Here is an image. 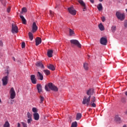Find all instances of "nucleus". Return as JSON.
Listing matches in <instances>:
<instances>
[{
	"label": "nucleus",
	"mask_w": 127,
	"mask_h": 127,
	"mask_svg": "<svg viewBox=\"0 0 127 127\" xmlns=\"http://www.w3.org/2000/svg\"><path fill=\"white\" fill-rule=\"evenodd\" d=\"M32 121V119H28L27 120V124H31V122Z\"/></svg>",
	"instance_id": "c03bdc74"
},
{
	"label": "nucleus",
	"mask_w": 127,
	"mask_h": 127,
	"mask_svg": "<svg viewBox=\"0 0 127 127\" xmlns=\"http://www.w3.org/2000/svg\"><path fill=\"white\" fill-rule=\"evenodd\" d=\"M37 29H38V27L36 25V23L34 22L33 23V25H32V32H33V33H34V32H36Z\"/></svg>",
	"instance_id": "ddd939ff"
},
{
	"label": "nucleus",
	"mask_w": 127,
	"mask_h": 127,
	"mask_svg": "<svg viewBox=\"0 0 127 127\" xmlns=\"http://www.w3.org/2000/svg\"><path fill=\"white\" fill-rule=\"evenodd\" d=\"M82 118V114L81 113H77L76 114V121H79Z\"/></svg>",
	"instance_id": "5701e85b"
},
{
	"label": "nucleus",
	"mask_w": 127,
	"mask_h": 127,
	"mask_svg": "<svg viewBox=\"0 0 127 127\" xmlns=\"http://www.w3.org/2000/svg\"><path fill=\"white\" fill-rule=\"evenodd\" d=\"M21 47L22 48H25V43L24 42L22 43Z\"/></svg>",
	"instance_id": "4c0bfd02"
},
{
	"label": "nucleus",
	"mask_w": 127,
	"mask_h": 127,
	"mask_svg": "<svg viewBox=\"0 0 127 127\" xmlns=\"http://www.w3.org/2000/svg\"><path fill=\"white\" fill-rule=\"evenodd\" d=\"M90 101H91V96H88V98L84 96L83 99L82 104L83 105H86L88 107V106H90Z\"/></svg>",
	"instance_id": "7ed1b4c3"
},
{
	"label": "nucleus",
	"mask_w": 127,
	"mask_h": 127,
	"mask_svg": "<svg viewBox=\"0 0 127 127\" xmlns=\"http://www.w3.org/2000/svg\"><path fill=\"white\" fill-rule=\"evenodd\" d=\"M43 72L45 73V74H46V75H47V76H48V75H50V71H49V70L48 69H44L43 70Z\"/></svg>",
	"instance_id": "cd10ccee"
},
{
	"label": "nucleus",
	"mask_w": 127,
	"mask_h": 127,
	"mask_svg": "<svg viewBox=\"0 0 127 127\" xmlns=\"http://www.w3.org/2000/svg\"><path fill=\"white\" fill-rule=\"evenodd\" d=\"M33 116L35 121H38L39 120V114L38 113H34Z\"/></svg>",
	"instance_id": "aec40b11"
},
{
	"label": "nucleus",
	"mask_w": 127,
	"mask_h": 127,
	"mask_svg": "<svg viewBox=\"0 0 127 127\" xmlns=\"http://www.w3.org/2000/svg\"><path fill=\"white\" fill-rule=\"evenodd\" d=\"M0 103H1V100L0 98Z\"/></svg>",
	"instance_id": "864d4df0"
},
{
	"label": "nucleus",
	"mask_w": 127,
	"mask_h": 127,
	"mask_svg": "<svg viewBox=\"0 0 127 127\" xmlns=\"http://www.w3.org/2000/svg\"><path fill=\"white\" fill-rule=\"evenodd\" d=\"M37 89L39 93L42 92V85H41V84L39 83L37 84Z\"/></svg>",
	"instance_id": "2eb2a0df"
},
{
	"label": "nucleus",
	"mask_w": 127,
	"mask_h": 127,
	"mask_svg": "<svg viewBox=\"0 0 127 127\" xmlns=\"http://www.w3.org/2000/svg\"><path fill=\"white\" fill-rule=\"evenodd\" d=\"M96 102V97L92 96L90 99V103H95Z\"/></svg>",
	"instance_id": "473e14b6"
},
{
	"label": "nucleus",
	"mask_w": 127,
	"mask_h": 127,
	"mask_svg": "<svg viewBox=\"0 0 127 127\" xmlns=\"http://www.w3.org/2000/svg\"><path fill=\"white\" fill-rule=\"evenodd\" d=\"M11 32L13 33H17L18 32V28L17 26L13 24H12Z\"/></svg>",
	"instance_id": "1a4fd4ad"
},
{
	"label": "nucleus",
	"mask_w": 127,
	"mask_h": 127,
	"mask_svg": "<svg viewBox=\"0 0 127 127\" xmlns=\"http://www.w3.org/2000/svg\"><path fill=\"white\" fill-rule=\"evenodd\" d=\"M36 65L37 67H40L41 68H42V69H44V65L42 63L40 62H38L36 63Z\"/></svg>",
	"instance_id": "dca6fc26"
},
{
	"label": "nucleus",
	"mask_w": 127,
	"mask_h": 127,
	"mask_svg": "<svg viewBox=\"0 0 127 127\" xmlns=\"http://www.w3.org/2000/svg\"><path fill=\"white\" fill-rule=\"evenodd\" d=\"M10 99L12 100L15 98L16 94L15 91H14V88L12 87L10 90Z\"/></svg>",
	"instance_id": "0eeeda50"
},
{
	"label": "nucleus",
	"mask_w": 127,
	"mask_h": 127,
	"mask_svg": "<svg viewBox=\"0 0 127 127\" xmlns=\"http://www.w3.org/2000/svg\"><path fill=\"white\" fill-rule=\"evenodd\" d=\"M103 0H99V1L100 2H102V1H103Z\"/></svg>",
	"instance_id": "3c124183"
},
{
	"label": "nucleus",
	"mask_w": 127,
	"mask_h": 127,
	"mask_svg": "<svg viewBox=\"0 0 127 127\" xmlns=\"http://www.w3.org/2000/svg\"><path fill=\"white\" fill-rule=\"evenodd\" d=\"M77 1L78 2H79V3H80L81 6H82L83 8V11H85L87 8H86V4L85 3V2H84V1H83V0H78Z\"/></svg>",
	"instance_id": "9d476101"
},
{
	"label": "nucleus",
	"mask_w": 127,
	"mask_h": 127,
	"mask_svg": "<svg viewBox=\"0 0 127 127\" xmlns=\"http://www.w3.org/2000/svg\"><path fill=\"white\" fill-rule=\"evenodd\" d=\"M97 8L99 11H101L102 9H103V5H102V3L99 4L98 6H97Z\"/></svg>",
	"instance_id": "2f4dec72"
},
{
	"label": "nucleus",
	"mask_w": 127,
	"mask_h": 127,
	"mask_svg": "<svg viewBox=\"0 0 127 127\" xmlns=\"http://www.w3.org/2000/svg\"><path fill=\"white\" fill-rule=\"evenodd\" d=\"M115 121L116 123H118L119 124H120L121 122V118L119 116L117 115L115 117Z\"/></svg>",
	"instance_id": "4be33fe9"
},
{
	"label": "nucleus",
	"mask_w": 127,
	"mask_h": 127,
	"mask_svg": "<svg viewBox=\"0 0 127 127\" xmlns=\"http://www.w3.org/2000/svg\"><path fill=\"white\" fill-rule=\"evenodd\" d=\"M124 25L125 27H127V22H126Z\"/></svg>",
	"instance_id": "09e8293b"
},
{
	"label": "nucleus",
	"mask_w": 127,
	"mask_h": 127,
	"mask_svg": "<svg viewBox=\"0 0 127 127\" xmlns=\"http://www.w3.org/2000/svg\"><path fill=\"white\" fill-rule=\"evenodd\" d=\"M23 127H27V124H26L24 122H22L21 123Z\"/></svg>",
	"instance_id": "58836bf2"
},
{
	"label": "nucleus",
	"mask_w": 127,
	"mask_h": 127,
	"mask_svg": "<svg viewBox=\"0 0 127 127\" xmlns=\"http://www.w3.org/2000/svg\"><path fill=\"white\" fill-rule=\"evenodd\" d=\"M88 65L89 64H88V63H87L83 64V67L85 70H88V69H89Z\"/></svg>",
	"instance_id": "bb28decb"
},
{
	"label": "nucleus",
	"mask_w": 127,
	"mask_h": 127,
	"mask_svg": "<svg viewBox=\"0 0 127 127\" xmlns=\"http://www.w3.org/2000/svg\"><path fill=\"white\" fill-rule=\"evenodd\" d=\"M70 43H71V44H74V45H76V46L78 47V48H81V47H82L81 44H80L79 41L77 40H71Z\"/></svg>",
	"instance_id": "20e7f679"
},
{
	"label": "nucleus",
	"mask_w": 127,
	"mask_h": 127,
	"mask_svg": "<svg viewBox=\"0 0 127 127\" xmlns=\"http://www.w3.org/2000/svg\"><path fill=\"white\" fill-rule=\"evenodd\" d=\"M45 89L47 92L50 91V90L54 91L55 92H58V88L57 86H55L51 82L49 83L48 85H46Z\"/></svg>",
	"instance_id": "f257e3e1"
},
{
	"label": "nucleus",
	"mask_w": 127,
	"mask_h": 127,
	"mask_svg": "<svg viewBox=\"0 0 127 127\" xmlns=\"http://www.w3.org/2000/svg\"><path fill=\"white\" fill-rule=\"evenodd\" d=\"M28 35H29V38L30 39V40L31 41H32V40H33V34H32V33L29 32L28 33Z\"/></svg>",
	"instance_id": "393cba45"
},
{
	"label": "nucleus",
	"mask_w": 127,
	"mask_h": 127,
	"mask_svg": "<svg viewBox=\"0 0 127 127\" xmlns=\"http://www.w3.org/2000/svg\"><path fill=\"white\" fill-rule=\"evenodd\" d=\"M116 28H117V27H116V26H113L112 27V30L113 32H115L116 31Z\"/></svg>",
	"instance_id": "c9c22d12"
},
{
	"label": "nucleus",
	"mask_w": 127,
	"mask_h": 127,
	"mask_svg": "<svg viewBox=\"0 0 127 127\" xmlns=\"http://www.w3.org/2000/svg\"><path fill=\"white\" fill-rule=\"evenodd\" d=\"M42 42L41 38L39 37H37L36 39V46H38L39 44H40Z\"/></svg>",
	"instance_id": "f3484780"
},
{
	"label": "nucleus",
	"mask_w": 127,
	"mask_h": 127,
	"mask_svg": "<svg viewBox=\"0 0 127 127\" xmlns=\"http://www.w3.org/2000/svg\"><path fill=\"white\" fill-rule=\"evenodd\" d=\"M89 106H91L92 108H96V103H95V102L89 103Z\"/></svg>",
	"instance_id": "72a5a7b5"
},
{
	"label": "nucleus",
	"mask_w": 127,
	"mask_h": 127,
	"mask_svg": "<svg viewBox=\"0 0 127 127\" xmlns=\"http://www.w3.org/2000/svg\"><path fill=\"white\" fill-rule=\"evenodd\" d=\"M37 77L38 80H41V81L43 80V75L39 71L37 72Z\"/></svg>",
	"instance_id": "4468645a"
},
{
	"label": "nucleus",
	"mask_w": 127,
	"mask_h": 127,
	"mask_svg": "<svg viewBox=\"0 0 127 127\" xmlns=\"http://www.w3.org/2000/svg\"><path fill=\"white\" fill-rule=\"evenodd\" d=\"M20 17L22 20L23 24H26V19L24 18L23 15H20Z\"/></svg>",
	"instance_id": "6ab92c4d"
},
{
	"label": "nucleus",
	"mask_w": 127,
	"mask_h": 127,
	"mask_svg": "<svg viewBox=\"0 0 127 127\" xmlns=\"http://www.w3.org/2000/svg\"><path fill=\"white\" fill-rule=\"evenodd\" d=\"M123 127H127L126 125H124Z\"/></svg>",
	"instance_id": "603ef678"
},
{
	"label": "nucleus",
	"mask_w": 127,
	"mask_h": 127,
	"mask_svg": "<svg viewBox=\"0 0 127 127\" xmlns=\"http://www.w3.org/2000/svg\"><path fill=\"white\" fill-rule=\"evenodd\" d=\"M99 29L101 31H103V30H105V28L104 27V25H103V24L100 23L98 25Z\"/></svg>",
	"instance_id": "b1692460"
},
{
	"label": "nucleus",
	"mask_w": 127,
	"mask_h": 127,
	"mask_svg": "<svg viewBox=\"0 0 127 127\" xmlns=\"http://www.w3.org/2000/svg\"><path fill=\"white\" fill-rule=\"evenodd\" d=\"M52 54H53V50H49L47 52V55L49 57V58H51L52 57Z\"/></svg>",
	"instance_id": "412c9836"
},
{
	"label": "nucleus",
	"mask_w": 127,
	"mask_h": 127,
	"mask_svg": "<svg viewBox=\"0 0 127 127\" xmlns=\"http://www.w3.org/2000/svg\"><path fill=\"white\" fill-rule=\"evenodd\" d=\"M102 21L103 22H105V20H106V18H105V16H103L101 18Z\"/></svg>",
	"instance_id": "a18cd8bd"
},
{
	"label": "nucleus",
	"mask_w": 127,
	"mask_h": 127,
	"mask_svg": "<svg viewBox=\"0 0 127 127\" xmlns=\"http://www.w3.org/2000/svg\"><path fill=\"white\" fill-rule=\"evenodd\" d=\"M40 104H43V101H44V97L41 95L40 96Z\"/></svg>",
	"instance_id": "c756f323"
},
{
	"label": "nucleus",
	"mask_w": 127,
	"mask_h": 127,
	"mask_svg": "<svg viewBox=\"0 0 127 127\" xmlns=\"http://www.w3.org/2000/svg\"><path fill=\"white\" fill-rule=\"evenodd\" d=\"M47 68L50 70H51L52 71L55 70V67L53 64H49L48 65H47Z\"/></svg>",
	"instance_id": "a211bd4d"
},
{
	"label": "nucleus",
	"mask_w": 127,
	"mask_h": 127,
	"mask_svg": "<svg viewBox=\"0 0 127 127\" xmlns=\"http://www.w3.org/2000/svg\"><path fill=\"white\" fill-rule=\"evenodd\" d=\"M93 94H95V90L93 88H89L86 91V95L90 97V98L91 96H93Z\"/></svg>",
	"instance_id": "423d86ee"
},
{
	"label": "nucleus",
	"mask_w": 127,
	"mask_h": 127,
	"mask_svg": "<svg viewBox=\"0 0 127 127\" xmlns=\"http://www.w3.org/2000/svg\"><path fill=\"white\" fill-rule=\"evenodd\" d=\"M0 46H1V47H2V46H3V43H2V41H0Z\"/></svg>",
	"instance_id": "49530a36"
},
{
	"label": "nucleus",
	"mask_w": 127,
	"mask_h": 127,
	"mask_svg": "<svg viewBox=\"0 0 127 127\" xmlns=\"http://www.w3.org/2000/svg\"><path fill=\"white\" fill-rule=\"evenodd\" d=\"M32 111L33 113H37V109H36V108L33 107L32 108Z\"/></svg>",
	"instance_id": "e433bc0d"
},
{
	"label": "nucleus",
	"mask_w": 127,
	"mask_h": 127,
	"mask_svg": "<svg viewBox=\"0 0 127 127\" xmlns=\"http://www.w3.org/2000/svg\"><path fill=\"white\" fill-rule=\"evenodd\" d=\"M30 79H31V83H32V84H37V79H36V77H35V75L32 74L31 75Z\"/></svg>",
	"instance_id": "f8f14e48"
},
{
	"label": "nucleus",
	"mask_w": 127,
	"mask_h": 127,
	"mask_svg": "<svg viewBox=\"0 0 127 127\" xmlns=\"http://www.w3.org/2000/svg\"><path fill=\"white\" fill-rule=\"evenodd\" d=\"M22 11L23 12H26L27 11V10L26 9V8L23 7L22 8Z\"/></svg>",
	"instance_id": "ea45409f"
},
{
	"label": "nucleus",
	"mask_w": 127,
	"mask_h": 127,
	"mask_svg": "<svg viewBox=\"0 0 127 127\" xmlns=\"http://www.w3.org/2000/svg\"><path fill=\"white\" fill-rule=\"evenodd\" d=\"M90 0V2H91V3H94V0Z\"/></svg>",
	"instance_id": "de8ad7c7"
},
{
	"label": "nucleus",
	"mask_w": 127,
	"mask_h": 127,
	"mask_svg": "<svg viewBox=\"0 0 127 127\" xmlns=\"http://www.w3.org/2000/svg\"><path fill=\"white\" fill-rule=\"evenodd\" d=\"M78 126V124L77 123V122H73L72 124H71V127H77Z\"/></svg>",
	"instance_id": "7c9ffc66"
},
{
	"label": "nucleus",
	"mask_w": 127,
	"mask_h": 127,
	"mask_svg": "<svg viewBox=\"0 0 127 127\" xmlns=\"http://www.w3.org/2000/svg\"><path fill=\"white\" fill-rule=\"evenodd\" d=\"M50 14L51 16H53L54 15V12L52 11V10H50Z\"/></svg>",
	"instance_id": "79ce46f5"
},
{
	"label": "nucleus",
	"mask_w": 127,
	"mask_h": 127,
	"mask_svg": "<svg viewBox=\"0 0 127 127\" xmlns=\"http://www.w3.org/2000/svg\"><path fill=\"white\" fill-rule=\"evenodd\" d=\"M2 81L3 86H6L7 85V83H8V77L7 76L3 77Z\"/></svg>",
	"instance_id": "6e6552de"
},
{
	"label": "nucleus",
	"mask_w": 127,
	"mask_h": 127,
	"mask_svg": "<svg viewBox=\"0 0 127 127\" xmlns=\"http://www.w3.org/2000/svg\"><path fill=\"white\" fill-rule=\"evenodd\" d=\"M116 15L117 18L120 19V20H121V21H123V20H124L125 18H126L125 13H122L120 11L116 12Z\"/></svg>",
	"instance_id": "f03ea898"
},
{
	"label": "nucleus",
	"mask_w": 127,
	"mask_h": 127,
	"mask_svg": "<svg viewBox=\"0 0 127 127\" xmlns=\"http://www.w3.org/2000/svg\"><path fill=\"white\" fill-rule=\"evenodd\" d=\"M122 102H123V103H126V98L122 97Z\"/></svg>",
	"instance_id": "37998d69"
},
{
	"label": "nucleus",
	"mask_w": 127,
	"mask_h": 127,
	"mask_svg": "<svg viewBox=\"0 0 127 127\" xmlns=\"http://www.w3.org/2000/svg\"><path fill=\"white\" fill-rule=\"evenodd\" d=\"M12 59H13V61H14V62H15V58L13 57Z\"/></svg>",
	"instance_id": "8fccbe9b"
},
{
	"label": "nucleus",
	"mask_w": 127,
	"mask_h": 127,
	"mask_svg": "<svg viewBox=\"0 0 127 127\" xmlns=\"http://www.w3.org/2000/svg\"><path fill=\"white\" fill-rule=\"evenodd\" d=\"M68 10L69 13H70V14H72V15H76V14L77 13V11H76V10L74 9L73 6L68 8Z\"/></svg>",
	"instance_id": "39448f33"
},
{
	"label": "nucleus",
	"mask_w": 127,
	"mask_h": 127,
	"mask_svg": "<svg viewBox=\"0 0 127 127\" xmlns=\"http://www.w3.org/2000/svg\"><path fill=\"white\" fill-rule=\"evenodd\" d=\"M3 127H10V125L9 124V123L8 121H6L4 124Z\"/></svg>",
	"instance_id": "a878e982"
},
{
	"label": "nucleus",
	"mask_w": 127,
	"mask_h": 127,
	"mask_svg": "<svg viewBox=\"0 0 127 127\" xmlns=\"http://www.w3.org/2000/svg\"><path fill=\"white\" fill-rule=\"evenodd\" d=\"M10 9H11V8L9 6L8 8H7V9H6L7 12L9 13V12H10Z\"/></svg>",
	"instance_id": "a19ab883"
},
{
	"label": "nucleus",
	"mask_w": 127,
	"mask_h": 127,
	"mask_svg": "<svg viewBox=\"0 0 127 127\" xmlns=\"http://www.w3.org/2000/svg\"><path fill=\"white\" fill-rule=\"evenodd\" d=\"M100 43L102 45H107L108 43V40H107V38L102 37L100 39Z\"/></svg>",
	"instance_id": "9b49d317"
},
{
	"label": "nucleus",
	"mask_w": 127,
	"mask_h": 127,
	"mask_svg": "<svg viewBox=\"0 0 127 127\" xmlns=\"http://www.w3.org/2000/svg\"><path fill=\"white\" fill-rule=\"evenodd\" d=\"M73 34H75V33L73 31V30L69 29V35L70 36H72Z\"/></svg>",
	"instance_id": "f704fd0d"
},
{
	"label": "nucleus",
	"mask_w": 127,
	"mask_h": 127,
	"mask_svg": "<svg viewBox=\"0 0 127 127\" xmlns=\"http://www.w3.org/2000/svg\"><path fill=\"white\" fill-rule=\"evenodd\" d=\"M27 117L28 119H32V115L29 112H27Z\"/></svg>",
	"instance_id": "c85d7f7f"
}]
</instances>
